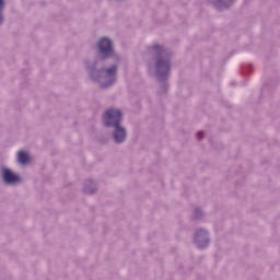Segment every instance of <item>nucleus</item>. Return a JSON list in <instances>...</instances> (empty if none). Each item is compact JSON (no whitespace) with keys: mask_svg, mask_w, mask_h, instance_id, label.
I'll use <instances>...</instances> for the list:
<instances>
[{"mask_svg":"<svg viewBox=\"0 0 280 280\" xmlns=\"http://www.w3.org/2000/svg\"><path fill=\"white\" fill-rule=\"evenodd\" d=\"M2 23H3V15L0 14V24H2Z\"/></svg>","mask_w":280,"mask_h":280,"instance_id":"nucleus-11","label":"nucleus"},{"mask_svg":"<svg viewBox=\"0 0 280 280\" xmlns=\"http://www.w3.org/2000/svg\"><path fill=\"white\" fill-rule=\"evenodd\" d=\"M105 78L109 81L108 84H113L117 78V66H113L112 68L105 70Z\"/></svg>","mask_w":280,"mask_h":280,"instance_id":"nucleus-6","label":"nucleus"},{"mask_svg":"<svg viewBox=\"0 0 280 280\" xmlns=\"http://www.w3.org/2000/svg\"><path fill=\"white\" fill-rule=\"evenodd\" d=\"M3 10V0H0V12Z\"/></svg>","mask_w":280,"mask_h":280,"instance_id":"nucleus-9","label":"nucleus"},{"mask_svg":"<svg viewBox=\"0 0 280 280\" xmlns=\"http://www.w3.org/2000/svg\"><path fill=\"white\" fill-rule=\"evenodd\" d=\"M18 161L22 165H27V162L30 161V154L25 151L18 152Z\"/></svg>","mask_w":280,"mask_h":280,"instance_id":"nucleus-7","label":"nucleus"},{"mask_svg":"<svg viewBox=\"0 0 280 280\" xmlns=\"http://www.w3.org/2000/svg\"><path fill=\"white\" fill-rule=\"evenodd\" d=\"M104 121L106 126H114V139L116 143H121L126 139V129L119 126L121 124V110L119 109H107L104 114Z\"/></svg>","mask_w":280,"mask_h":280,"instance_id":"nucleus-1","label":"nucleus"},{"mask_svg":"<svg viewBox=\"0 0 280 280\" xmlns=\"http://www.w3.org/2000/svg\"><path fill=\"white\" fill-rule=\"evenodd\" d=\"M3 180L9 185H14V183H21V177L19 175L12 173L10 170H3Z\"/></svg>","mask_w":280,"mask_h":280,"instance_id":"nucleus-4","label":"nucleus"},{"mask_svg":"<svg viewBox=\"0 0 280 280\" xmlns=\"http://www.w3.org/2000/svg\"><path fill=\"white\" fill-rule=\"evenodd\" d=\"M195 242L198 243V248H205V246L209 245V238H207V231L199 230L196 233Z\"/></svg>","mask_w":280,"mask_h":280,"instance_id":"nucleus-3","label":"nucleus"},{"mask_svg":"<svg viewBox=\"0 0 280 280\" xmlns=\"http://www.w3.org/2000/svg\"><path fill=\"white\" fill-rule=\"evenodd\" d=\"M153 49L159 50V49H161V47H160L159 45H154V46H153Z\"/></svg>","mask_w":280,"mask_h":280,"instance_id":"nucleus-10","label":"nucleus"},{"mask_svg":"<svg viewBox=\"0 0 280 280\" xmlns=\"http://www.w3.org/2000/svg\"><path fill=\"white\" fill-rule=\"evenodd\" d=\"M202 137H205V132H202V131L197 132L198 139H202Z\"/></svg>","mask_w":280,"mask_h":280,"instance_id":"nucleus-8","label":"nucleus"},{"mask_svg":"<svg viewBox=\"0 0 280 280\" xmlns=\"http://www.w3.org/2000/svg\"><path fill=\"white\" fill-rule=\"evenodd\" d=\"M156 69L159 75H167L170 73V61L159 59L156 61Z\"/></svg>","mask_w":280,"mask_h":280,"instance_id":"nucleus-5","label":"nucleus"},{"mask_svg":"<svg viewBox=\"0 0 280 280\" xmlns=\"http://www.w3.org/2000/svg\"><path fill=\"white\" fill-rule=\"evenodd\" d=\"M98 49L103 56H112L113 55V42L110 39L103 37L98 42Z\"/></svg>","mask_w":280,"mask_h":280,"instance_id":"nucleus-2","label":"nucleus"}]
</instances>
